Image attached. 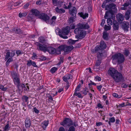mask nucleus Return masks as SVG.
<instances>
[{"label": "nucleus", "mask_w": 131, "mask_h": 131, "mask_svg": "<svg viewBox=\"0 0 131 131\" xmlns=\"http://www.w3.org/2000/svg\"><path fill=\"white\" fill-rule=\"evenodd\" d=\"M113 14H114L113 12V10L111 9L108 11H107L105 13L104 18L105 19H107L108 18L107 17H110Z\"/></svg>", "instance_id": "dca6fc26"}, {"label": "nucleus", "mask_w": 131, "mask_h": 131, "mask_svg": "<svg viewBox=\"0 0 131 131\" xmlns=\"http://www.w3.org/2000/svg\"><path fill=\"white\" fill-rule=\"evenodd\" d=\"M72 5V3L71 2H70L69 3V5L68 6H66L65 7H64V8L65 9H69L71 7Z\"/></svg>", "instance_id": "5fc2aeb1"}, {"label": "nucleus", "mask_w": 131, "mask_h": 131, "mask_svg": "<svg viewBox=\"0 0 131 131\" xmlns=\"http://www.w3.org/2000/svg\"><path fill=\"white\" fill-rule=\"evenodd\" d=\"M47 51L51 54H53L55 53L56 51V49L51 47H47Z\"/></svg>", "instance_id": "6ab92c4d"}, {"label": "nucleus", "mask_w": 131, "mask_h": 131, "mask_svg": "<svg viewBox=\"0 0 131 131\" xmlns=\"http://www.w3.org/2000/svg\"><path fill=\"white\" fill-rule=\"evenodd\" d=\"M107 19V23L109 25H111L113 24L112 21L111 20L110 18H108Z\"/></svg>", "instance_id": "c03bdc74"}, {"label": "nucleus", "mask_w": 131, "mask_h": 131, "mask_svg": "<svg viewBox=\"0 0 131 131\" xmlns=\"http://www.w3.org/2000/svg\"><path fill=\"white\" fill-rule=\"evenodd\" d=\"M13 32L15 34H21L23 33V31L20 29L17 28H14L12 29Z\"/></svg>", "instance_id": "a211bd4d"}, {"label": "nucleus", "mask_w": 131, "mask_h": 131, "mask_svg": "<svg viewBox=\"0 0 131 131\" xmlns=\"http://www.w3.org/2000/svg\"><path fill=\"white\" fill-rule=\"evenodd\" d=\"M0 89L3 91H5L7 90V88L4 87L3 85H0Z\"/></svg>", "instance_id": "de8ad7c7"}, {"label": "nucleus", "mask_w": 131, "mask_h": 131, "mask_svg": "<svg viewBox=\"0 0 131 131\" xmlns=\"http://www.w3.org/2000/svg\"><path fill=\"white\" fill-rule=\"evenodd\" d=\"M103 37L105 40H108V35L106 32H103Z\"/></svg>", "instance_id": "473e14b6"}, {"label": "nucleus", "mask_w": 131, "mask_h": 131, "mask_svg": "<svg viewBox=\"0 0 131 131\" xmlns=\"http://www.w3.org/2000/svg\"><path fill=\"white\" fill-rule=\"evenodd\" d=\"M23 101L24 102H27L28 103V102L29 97L26 95H24L22 97Z\"/></svg>", "instance_id": "f704fd0d"}, {"label": "nucleus", "mask_w": 131, "mask_h": 131, "mask_svg": "<svg viewBox=\"0 0 131 131\" xmlns=\"http://www.w3.org/2000/svg\"><path fill=\"white\" fill-rule=\"evenodd\" d=\"M69 25H70V26H69L70 30V29H74L75 28V26L74 24H71Z\"/></svg>", "instance_id": "8fccbe9b"}, {"label": "nucleus", "mask_w": 131, "mask_h": 131, "mask_svg": "<svg viewBox=\"0 0 131 131\" xmlns=\"http://www.w3.org/2000/svg\"><path fill=\"white\" fill-rule=\"evenodd\" d=\"M60 124L64 127L69 128L71 126L73 125V121L71 118L66 117L63 121L61 122Z\"/></svg>", "instance_id": "423d86ee"}, {"label": "nucleus", "mask_w": 131, "mask_h": 131, "mask_svg": "<svg viewBox=\"0 0 131 131\" xmlns=\"http://www.w3.org/2000/svg\"><path fill=\"white\" fill-rule=\"evenodd\" d=\"M75 128L72 125L69 127L68 131H75Z\"/></svg>", "instance_id": "a18cd8bd"}, {"label": "nucleus", "mask_w": 131, "mask_h": 131, "mask_svg": "<svg viewBox=\"0 0 131 131\" xmlns=\"http://www.w3.org/2000/svg\"><path fill=\"white\" fill-rule=\"evenodd\" d=\"M129 24L128 22H124L122 24V27L125 31H128V29L129 28Z\"/></svg>", "instance_id": "4468645a"}, {"label": "nucleus", "mask_w": 131, "mask_h": 131, "mask_svg": "<svg viewBox=\"0 0 131 131\" xmlns=\"http://www.w3.org/2000/svg\"><path fill=\"white\" fill-rule=\"evenodd\" d=\"M74 32L78 35H76L75 37L77 39H82L86 35V32L83 30L80 29L78 28H76L74 30Z\"/></svg>", "instance_id": "39448f33"}, {"label": "nucleus", "mask_w": 131, "mask_h": 131, "mask_svg": "<svg viewBox=\"0 0 131 131\" xmlns=\"http://www.w3.org/2000/svg\"><path fill=\"white\" fill-rule=\"evenodd\" d=\"M31 12L34 15H35L36 16H38L39 17V14H40V12L37 10L36 9H32Z\"/></svg>", "instance_id": "412c9836"}, {"label": "nucleus", "mask_w": 131, "mask_h": 131, "mask_svg": "<svg viewBox=\"0 0 131 131\" xmlns=\"http://www.w3.org/2000/svg\"><path fill=\"white\" fill-rule=\"evenodd\" d=\"M112 26L114 31L118 30L119 27V23L115 20H113Z\"/></svg>", "instance_id": "ddd939ff"}, {"label": "nucleus", "mask_w": 131, "mask_h": 131, "mask_svg": "<svg viewBox=\"0 0 131 131\" xmlns=\"http://www.w3.org/2000/svg\"><path fill=\"white\" fill-rule=\"evenodd\" d=\"M81 92H82V93L84 95L87 94L88 93V88H85L83 89L82 91H81Z\"/></svg>", "instance_id": "a19ab883"}, {"label": "nucleus", "mask_w": 131, "mask_h": 131, "mask_svg": "<svg viewBox=\"0 0 131 131\" xmlns=\"http://www.w3.org/2000/svg\"><path fill=\"white\" fill-rule=\"evenodd\" d=\"M130 4V2H127L126 3H125L122 6H123V7H121V9L122 10H125L126 9V7L129 6Z\"/></svg>", "instance_id": "cd10ccee"}, {"label": "nucleus", "mask_w": 131, "mask_h": 131, "mask_svg": "<svg viewBox=\"0 0 131 131\" xmlns=\"http://www.w3.org/2000/svg\"><path fill=\"white\" fill-rule=\"evenodd\" d=\"M81 87V85L80 84H79L77 86V88H76L75 91H78L80 90V88Z\"/></svg>", "instance_id": "13d9d810"}, {"label": "nucleus", "mask_w": 131, "mask_h": 131, "mask_svg": "<svg viewBox=\"0 0 131 131\" xmlns=\"http://www.w3.org/2000/svg\"><path fill=\"white\" fill-rule=\"evenodd\" d=\"M39 18L43 20L47 24L49 23L50 17L46 14L44 13L40 14H39Z\"/></svg>", "instance_id": "1a4fd4ad"}, {"label": "nucleus", "mask_w": 131, "mask_h": 131, "mask_svg": "<svg viewBox=\"0 0 131 131\" xmlns=\"http://www.w3.org/2000/svg\"><path fill=\"white\" fill-rule=\"evenodd\" d=\"M103 57H102L101 58H99L97 57L98 59L96 61L95 66L93 67V68L94 69H95L96 68V67H99L100 66L101 62V60Z\"/></svg>", "instance_id": "4be33fe9"}, {"label": "nucleus", "mask_w": 131, "mask_h": 131, "mask_svg": "<svg viewBox=\"0 0 131 131\" xmlns=\"http://www.w3.org/2000/svg\"><path fill=\"white\" fill-rule=\"evenodd\" d=\"M56 17L55 16H53L52 17L51 19L50 20L51 21V24H53L55 23V21L56 19Z\"/></svg>", "instance_id": "4c0bfd02"}, {"label": "nucleus", "mask_w": 131, "mask_h": 131, "mask_svg": "<svg viewBox=\"0 0 131 131\" xmlns=\"http://www.w3.org/2000/svg\"><path fill=\"white\" fill-rule=\"evenodd\" d=\"M130 52L129 50L127 49H125L124 50L123 52V54L124 55V56H125L126 57H127L130 54Z\"/></svg>", "instance_id": "2f4dec72"}, {"label": "nucleus", "mask_w": 131, "mask_h": 131, "mask_svg": "<svg viewBox=\"0 0 131 131\" xmlns=\"http://www.w3.org/2000/svg\"><path fill=\"white\" fill-rule=\"evenodd\" d=\"M31 124V121L30 119L26 118L25 121V127L27 128L30 127Z\"/></svg>", "instance_id": "aec40b11"}, {"label": "nucleus", "mask_w": 131, "mask_h": 131, "mask_svg": "<svg viewBox=\"0 0 131 131\" xmlns=\"http://www.w3.org/2000/svg\"><path fill=\"white\" fill-rule=\"evenodd\" d=\"M130 12H131L130 10H128L126 12L125 15V18L126 20H128L129 18V15Z\"/></svg>", "instance_id": "c85d7f7f"}, {"label": "nucleus", "mask_w": 131, "mask_h": 131, "mask_svg": "<svg viewBox=\"0 0 131 131\" xmlns=\"http://www.w3.org/2000/svg\"><path fill=\"white\" fill-rule=\"evenodd\" d=\"M34 111L35 112L36 114H38L39 113V111L37 110L36 107L34 108Z\"/></svg>", "instance_id": "680f3d73"}, {"label": "nucleus", "mask_w": 131, "mask_h": 131, "mask_svg": "<svg viewBox=\"0 0 131 131\" xmlns=\"http://www.w3.org/2000/svg\"><path fill=\"white\" fill-rule=\"evenodd\" d=\"M59 131H65V129L63 127H60Z\"/></svg>", "instance_id": "338daca9"}, {"label": "nucleus", "mask_w": 131, "mask_h": 131, "mask_svg": "<svg viewBox=\"0 0 131 131\" xmlns=\"http://www.w3.org/2000/svg\"><path fill=\"white\" fill-rule=\"evenodd\" d=\"M64 57H61L60 58V61L57 64L58 66H60L61 63H63V62Z\"/></svg>", "instance_id": "58836bf2"}, {"label": "nucleus", "mask_w": 131, "mask_h": 131, "mask_svg": "<svg viewBox=\"0 0 131 131\" xmlns=\"http://www.w3.org/2000/svg\"><path fill=\"white\" fill-rule=\"evenodd\" d=\"M27 15L26 13H20L19 14L18 16L20 18H21L23 17H25Z\"/></svg>", "instance_id": "37998d69"}, {"label": "nucleus", "mask_w": 131, "mask_h": 131, "mask_svg": "<svg viewBox=\"0 0 131 131\" xmlns=\"http://www.w3.org/2000/svg\"><path fill=\"white\" fill-rule=\"evenodd\" d=\"M7 60V61L9 63L10 62L12 61L13 60V58L11 57H10V58H9Z\"/></svg>", "instance_id": "0e129e2a"}, {"label": "nucleus", "mask_w": 131, "mask_h": 131, "mask_svg": "<svg viewBox=\"0 0 131 131\" xmlns=\"http://www.w3.org/2000/svg\"><path fill=\"white\" fill-rule=\"evenodd\" d=\"M112 62L114 64L117 63L118 64H121L125 60L124 56L123 54L120 53H116L112 55Z\"/></svg>", "instance_id": "7ed1b4c3"}, {"label": "nucleus", "mask_w": 131, "mask_h": 131, "mask_svg": "<svg viewBox=\"0 0 131 131\" xmlns=\"http://www.w3.org/2000/svg\"><path fill=\"white\" fill-rule=\"evenodd\" d=\"M74 48L73 46L72 45L66 46H65L64 51L66 52H70Z\"/></svg>", "instance_id": "f3484780"}, {"label": "nucleus", "mask_w": 131, "mask_h": 131, "mask_svg": "<svg viewBox=\"0 0 131 131\" xmlns=\"http://www.w3.org/2000/svg\"><path fill=\"white\" fill-rule=\"evenodd\" d=\"M69 13L72 16L76 17L77 13V8L75 7L71 6L69 9Z\"/></svg>", "instance_id": "9b49d317"}, {"label": "nucleus", "mask_w": 131, "mask_h": 131, "mask_svg": "<svg viewBox=\"0 0 131 131\" xmlns=\"http://www.w3.org/2000/svg\"><path fill=\"white\" fill-rule=\"evenodd\" d=\"M65 46L64 45H61L59 46L58 48L60 49V50L61 51H63L64 50V48L65 47Z\"/></svg>", "instance_id": "3c124183"}, {"label": "nucleus", "mask_w": 131, "mask_h": 131, "mask_svg": "<svg viewBox=\"0 0 131 131\" xmlns=\"http://www.w3.org/2000/svg\"><path fill=\"white\" fill-rule=\"evenodd\" d=\"M70 31L69 26H67L62 28L61 30H58V34L61 38L64 39H66L68 38V37L66 36L68 35Z\"/></svg>", "instance_id": "20e7f679"}, {"label": "nucleus", "mask_w": 131, "mask_h": 131, "mask_svg": "<svg viewBox=\"0 0 131 131\" xmlns=\"http://www.w3.org/2000/svg\"><path fill=\"white\" fill-rule=\"evenodd\" d=\"M76 18L75 17H70L68 20V23L69 25L73 23L75 21L74 19Z\"/></svg>", "instance_id": "a878e982"}, {"label": "nucleus", "mask_w": 131, "mask_h": 131, "mask_svg": "<svg viewBox=\"0 0 131 131\" xmlns=\"http://www.w3.org/2000/svg\"><path fill=\"white\" fill-rule=\"evenodd\" d=\"M48 121H45L42 123V126L44 130H45L48 124Z\"/></svg>", "instance_id": "bb28decb"}, {"label": "nucleus", "mask_w": 131, "mask_h": 131, "mask_svg": "<svg viewBox=\"0 0 131 131\" xmlns=\"http://www.w3.org/2000/svg\"><path fill=\"white\" fill-rule=\"evenodd\" d=\"M72 75L71 74H68L67 75H66L65 76H63L62 79L64 81H67V80H69L70 79H72Z\"/></svg>", "instance_id": "5701e85b"}, {"label": "nucleus", "mask_w": 131, "mask_h": 131, "mask_svg": "<svg viewBox=\"0 0 131 131\" xmlns=\"http://www.w3.org/2000/svg\"><path fill=\"white\" fill-rule=\"evenodd\" d=\"M108 73L116 82H120L123 79V76L122 74L114 68H110L108 70Z\"/></svg>", "instance_id": "f257e3e1"}, {"label": "nucleus", "mask_w": 131, "mask_h": 131, "mask_svg": "<svg viewBox=\"0 0 131 131\" xmlns=\"http://www.w3.org/2000/svg\"><path fill=\"white\" fill-rule=\"evenodd\" d=\"M16 53L17 54V56H18L19 55L24 54V52L22 51L18 50L16 51Z\"/></svg>", "instance_id": "49530a36"}, {"label": "nucleus", "mask_w": 131, "mask_h": 131, "mask_svg": "<svg viewBox=\"0 0 131 131\" xmlns=\"http://www.w3.org/2000/svg\"><path fill=\"white\" fill-rule=\"evenodd\" d=\"M9 122V121L7 122V124L5 125L4 128V131H8L9 130L10 128V127L9 126V124L8 123Z\"/></svg>", "instance_id": "c9c22d12"}, {"label": "nucleus", "mask_w": 131, "mask_h": 131, "mask_svg": "<svg viewBox=\"0 0 131 131\" xmlns=\"http://www.w3.org/2000/svg\"><path fill=\"white\" fill-rule=\"evenodd\" d=\"M35 45L37 46V49L38 50L45 52L47 51V47L45 45L41 44L38 42H36Z\"/></svg>", "instance_id": "0eeeda50"}, {"label": "nucleus", "mask_w": 131, "mask_h": 131, "mask_svg": "<svg viewBox=\"0 0 131 131\" xmlns=\"http://www.w3.org/2000/svg\"><path fill=\"white\" fill-rule=\"evenodd\" d=\"M109 119L110 121L112 123H114L115 121V119L114 117L110 118Z\"/></svg>", "instance_id": "4d7b16f0"}, {"label": "nucleus", "mask_w": 131, "mask_h": 131, "mask_svg": "<svg viewBox=\"0 0 131 131\" xmlns=\"http://www.w3.org/2000/svg\"><path fill=\"white\" fill-rule=\"evenodd\" d=\"M79 40V39L76 40H74L71 39H70L69 40L68 42L69 43V44L70 45H73L77 41Z\"/></svg>", "instance_id": "e433bc0d"}, {"label": "nucleus", "mask_w": 131, "mask_h": 131, "mask_svg": "<svg viewBox=\"0 0 131 131\" xmlns=\"http://www.w3.org/2000/svg\"><path fill=\"white\" fill-rule=\"evenodd\" d=\"M102 86L101 85L97 86V88L99 91H100L102 87Z\"/></svg>", "instance_id": "774afa93"}, {"label": "nucleus", "mask_w": 131, "mask_h": 131, "mask_svg": "<svg viewBox=\"0 0 131 131\" xmlns=\"http://www.w3.org/2000/svg\"><path fill=\"white\" fill-rule=\"evenodd\" d=\"M105 20L104 19H103L101 23V25L102 26H103L104 24L105 23Z\"/></svg>", "instance_id": "e2e57ef3"}, {"label": "nucleus", "mask_w": 131, "mask_h": 131, "mask_svg": "<svg viewBox=\"0 0 131 131\" xmlns=\"http://www.w3.org/2000/svg\"><path fill=\"white\" fill-rule=\"evenodd\" d=\"M116 5L113 3L110 4L109 5H106V10H108L111 9H113L114 10H116Z\"/></svg>", "instance_id": "f8f14e48"}, {"label": "nucleus", "mask_w": 131, "mask_h": 131, "mask_svg": "<svg viewBox=\"0 0 131 131\" xmlns=\"http://www.w3.org/2000/svg\"><path fill=\"white\" fill-rule=\"evenodd\" d=\"M34 16L32 14H29L27 18L28 21H31L33 20Z\"/></svg>", "instance_id": "7c9ffc66"}, {"label": "nucleus", "mask_w": 131, "mask_h": 131, "mask_svg": "<svg viewBox=\"0 0 131 131\" xmlns=\"http://www.w3.org/2000/svg\"><path fill=\"white\" fill-rule=\"evenodd\" d=\"M95 79H96V80H97L98 81H100L101 79V78L98 76H96L95 77Z\"/></svg>", "instance_id": "052dcab7"}, {"label": "nucleus", "mask_w": 131, "mask_h": 131, "mask_svg": "<svg viewBox=\"0 0 131 131\" xmlns=\"http://www.w3.org/2000/svg\"><path fill=\"white\" fill-rule=\"evenodd\" d=\"M77 28L80 29H86L90 28V26L88 24L86 23L82 22V23H79L77 25Z\"/></svg>", "instance_id": "6e6552de"}, {"label": "nucleus", "mask_w": 131, "mask_h": 131, "mask_svg": "<svg viewBox=\"0 0 131 131\" xmlns=\"http://www.w3.org/2000/svg\"><path fill=\"white\" fill-rule=\"evenodd\" d=\"M56 12L59 14H62L64 13L65 11L63 8H60L59 9L58 7H56L55 9Z\"/></svg>", "instance_id": "b1692460"}, {"label": "nucleus", "mask_w": 131, "mask_h": 131, "mask_svg": "<svg viewBox=\"0 0 131 131\" xmlns=\"http://www.w3.org/2000/svg\"><path fill=\"white\" fill-rule=\"evenodd\" d=\"M39 41L42 43H44L45 42L46 40L44 38L42 37L39 38Z\"/></svg>", "instance_id": "79ce46f5"}, {"label": "nucleus", "mask_w": 131, "mask_h": 131, "mask_svg": "<svg viewBox=\"0 0 131 131\" xmlns=\"http://www.w3.org/2000/svg\"><path fill=\"white\" fill-rule=\"evenodd\" d=\"M31 60H30L29 61H27V65L29 67L31 66Z\"/></svg>", "instance_id": "69168bd1"}, {"label": "nucleus", "mask_w": 131, "mask_h": 131, "mask_svg": "<svg viewBox=\"0 0 131 131\" xmlns=\"http://www.w3.org/2000/svg\"><path fill=\"white\" fill-rule=\"evenodd\" d=\"M10 73L12 76L13 79L14 78H16L19 76L18 74L16 72L14 71H12Z\"/></svg>", "instance_id": "c756f323"}, {"label": "nucleus", "mask_w": 131, "mask_h": 131, "mask_svg": "<svg viewBox=\"0 0 131 131\" xmlns=\"http://www.w3.org/2000/svg\"><path fill=\"white\" fill-rule=\"evenodd\" d=\"M125 104V103H123L122 104H119V105L117 106V107L118 108V107H123L124 106Z\"/></svg>", "instance_id": "bf43d9fd"}, {"label": "nucleus", "mask_w": 131, "mask_h": 131, "mask_svg": "<svg viewBox=\"0 0 131 131\" xmlns=\"http://www.w3.org/2000/svg\"><path fill=\"white\" fill-rule=\"evenodd\" d=\"M52 3L53 5L54 6H56L57 5L58 2V0H52Z\"/></svg>", "instance_id": "6e6d98bb"}, {"label": "nucleus", "mask_w": 131, "mask_h": 131, "mask_svg": "<svg viewBox=\"0 0 131 131\" xmlns=\"http://www.w3.org/2000/svg\"><path fill=\"white\" fill-rule=\"evenodd\" d=\"M13 79L14 82L15 84H16V83H19V82H20V79L19 76L16 78H14Z\"/></svg>", "instance_id": "72a5a7b5"}, {"label": "nucleus", "mask_w": 131, "mask_h": 131, "mask_svg": "<svg viewBox=\"0 0 131 131\" xmlns=\"http://www.w3.org/2000/svg\"><path fill=\"white\" fill-rule=\"evenodd\" d=\"M15 54L14 51L12 50L10 53L9 50H7L6 54L5 57V60L6 61L9 57L12 58Z\"/></svg>", "instance_id": "9d476101"}, {"label": "nucleus", "mask_w": 131, "mask_h": 131, "mask_svg": "<svg viewBox=\"0 0 131 131\" xmlns=\"http://www.w3.org/2000/svg\"><path fill=\"white\" fill-rule=\"evenodd\" d=\"M80 16L82 17L84 19H85L86 17H88L89 14L88 13H85V14H84L82 12L80 13H78Z\"/></svg>", "instance_id": "393cba45"}, {"label": "nucleus", "mask_w": 131, "mask_h": 131, "mask_svg": "<svg viewBox=\"0 0 131 131\" xmlns=\"http://www.w3.org/2000/svg\"><path fill=\"white\" fill-rule=\"evenodd\" d=\"M113 95L114 97L116 98H120L121 97V96L117 94L116 93H113Z\"/></svg>", "instance_id": "603ef678"}, {"label": "nucleus", "mask_w": 131, "mask_h": 131, "mask_svg": "<svg viewBox=\"0 0 131 131\" xmlns=\"http://www.w3.org/2000/svg\"><path fill=\"white\" fill-rule=\"evenodd\" d=\"M57 69H58L57 68L53 67L50 70V71L51 73H54L57 71Z\"/></svg>", "instance_id": "ea45409f"}, {"label": "nucleus", "mask_w": 131, "mask_h": 131, "mask_svg": "<svg viewBox=\"0 0 131 131\" xmlns=\"http://www.w3.org/2000/svg\"><path fill=\"white\" fill-rule=\"evenodd\" d=\"M116 17L119 23H121L124 19L123 15L121 13L117 14L116 15Z\"/></svg>", "instance_id": "2eb2a0df"}, {"label": "nucleus", "mask_w": 131, "mask_h": 131, "mask_svg": "<svg viewBox=\"0 0 131 131\" xmlns=\"http://www.w3.org/2000/svg\"><path fill=\"white\" fill-rule=\"evenodd\" d=\"M73 125L74 127H76L78 126V122L77 121H75L73 122Z\"/></svg>", "instance_id": "864d4df0"}, {"label": "nucleus", "mask_w": 131, "mask_h": 131, "mask_svg": "<svg viewBox=\"0 0 131 131\" xmlns=\"http://www.w3.org/2000/svg\"><path fill=\"white\" fill-rule=\"evenodd\" d=\"M111 28V26H108L106 25H105L104 27V29L106 31L110 30Z\"/></svg>", "instance_id": "09e8293b"}, {"label": "nucleus", "mask_w": 131, "mask_h": 131, "mask_svg": "<svg viewBox=\"0 0 131 131\" xmlns=\"http://www.w3.org/2000/svg\"><path fill=\"white\" fill-rule=\"evenodd\" d=\"M106 44L103 41H101L100 42L99 46L97 45L95 48V52L97 54V57L99 58H101L103 56L105 53L103 50L106 48Z\"/></svg>", "instance_id": "f03ea898"}]
</instances>
